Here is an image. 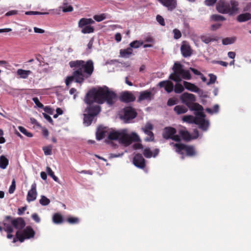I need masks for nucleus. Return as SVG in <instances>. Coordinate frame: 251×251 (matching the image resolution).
<instances>
[{"label":"nucleus","mask_w":251,"mask_h":251,"mask_svg":"<svg viewBox=\"0 0 251 251\" xmlns=\"http://www.w3.org/2000/svg\"><path fill=\"white\" fill-rule=\"evenodd\" d=\"M157 153V150L155 149L153 153L149 148L145 149L143 151V154L146 158H151L152 156L155 157Z\"/></svg>","instance_id":"31"},{"label":"nucleus","mask_w":251,"mask_h":251,"mask_svg":"<svg viewBox=\"0 0 251 251\" xmlns=\"http://www.w3.org/2000/svg\"><path fill=\"white\" fill-rule=\"evenodd\" d=\"M30 121L32 124L36 126H40V124H39V123L37 122V121L35 118H31L30 119Z\"/></svg>","instance_id":"58"},{"label":"nucleus","mask_w":251,"mask_h":251,"mask_svg":"<svg viewBox=\"0 0 251 251\" xmlns=\"http://www.w3.org/2000/svg\"><path fill=\"white\" fill-rule=\"evenodd\" d=\"M174 38L175 39H178L181 37V33L179 30L175 28L173 30Z\"/></svg>","instance_id":"45"},{"label":"nucleus","mask_w":251,"mask_h":251,"mask_svg":"<svg viewBox=\"0 0 251 251\" xmlns=\"http://www.w3.org/2000/svg\"><path fill=\"white\" fill-rule=\"evenodd\" d=\"M219 106L218 104H216L213 107V109L212 110L211 109H210V108H207L206 109V111L208 112H210V113H212L213 112H217L219 110Z\"/></svg>","instance_id":"52"},{"label":"nucleus","mask_w":251,"mask_h":251,"mask_svg":"<svg viewBox=\"0 0 251 251\" xmlns=\"http://www.w3.org/2000/svg\"><path fill=\"white\" fill-rule=\"evenodd\" d=\"M217 1V0H205L204 2L205 5L207 6H211L214 5Z\"/></svg>","instance_id":"53"},{"label":"nucleus","mask_w":251,"mask_h":251,"mask_svg":"<svg viewBox=\"0 0 251 251\" xmlns=\"http://www.w3.org/2000/svg\"><path fill=\"white\" fill-rule=\"evenodd\" d=\"M95 21L91 18H83L79 20L78 26L81 28V32L83 34H89L94 32V27L91 26Z\"/></svg>","instance_id":"9"},{"label":"nucleus","mask_w":251,"mask_h":251,"mask_svg":"<svg viewBox=\"0 0 251 251\" xmlns=\"http://www.w3.org/2000/svg\"><path fill=\"white\" fill-rule=\"evenodd\" d=\"M116 99L117 94L106 86L100 87L98 89L94 88L89 91L84 99L87 105L83 114L84 124L86 126H90L95 117L100 112V106L98 104L106 102L111 106Z\"/></svg>","instance_id":"1"},{"label":"nucleus","mask_w":251,"mask_h":251,"mask_svg":"<svg viewBox=\"0 0 251 251\" xmlns=\"http://www.w3.org/2000/svg\"><path fill=\"white\" fill-rule=\"evenodd\" d=\"M69 65L74 71L72 75L67 76L65 79L67 86H69L74 80L76 83L82 84L85 79L91 76L94 70V62L92 60L71 61Z\"/></svg>","instance_id":"2"},{"label":"nucleus","mask_w":251,"mask_h":251,"mask_svg":"<svg viewBox=\"0 0 251 251\" xmlns=\"http://www.w3.org/2000/svg\"><path fill=\"white\" fill-rule=\"evenodd\" d=\"M119 99L123 102H130L134 101L135 100V97L131 92L125 91L121 93Z\"/></svg>","instance_id":"17"},{"label":"nucleus","mask_w":251,"mask_h":251,"mask_svg":"<svg viewBox=\"0 0 251 251\" xmlns=\"http://www.w3.org/2000/svg\"><path fill=\"white\" fill-rule=\"evenodd\" d=\"M251 19V14L245 13L239 15L237 17V20L239 22H244Z\"/></svg>","instance_id":"26"},{"label":"nucleus","mask_w":251,"mask_h":251,"mask_svg":"<svg viewBox=\"0 0 251 251\" xmlns=\"http://www.w3.org/2000/svg\"><path fill=\"white\" fill-rule=\"evenodd\" d=\"M46 171L48 174L56 182H58L59 179L58 178L54 175V172L52 171L51 169L47 167L46 168Z\"/></svg>","instance_id":"34"},{"label":"nucleus","mask_w":251,"mask_h":251,"mask_svg":"<svg viewBox=\"0 0 251 251\" xmlns=\"http://www.w3.org/2000/svg\"><path fill=\"white\" fill-rule=\"evenodd\" d=\"M181 77L184 79L190 80L191 78V75L188 70H183L180 75V77Z\"/></svg>","instance_id":"36"},{"label":"nucleus","mask_w":251,"mask_h":251,"mask_svg":"<svg viewBox=\"0 0 251 251\" xmlns=\"http://www.w3.org/2000/svg\"><path fill=\"white\" fill-rule=\"evenodd\" d=\"M108 138L110 140H117L120 144L127 147L133 141H140L139 136L135 132L128 134L126 129H123L119 130H112L109 132Z\"/></svg>","instance_id":"3"},{"label":"nucleus","mask_w":251,"mask_h":251,"mask_svg":"<svg viewBox=\"0 0 251 251\" xmlns=\"http://www.w3.org/2000/svg\"><path fill=\"white\" fill-rule=\"evenodd\" d=\"M158 23H159L161 25H165L164 20L163 17L159 15H158Z\"/></svg>","instance_id":"56"},{"label":"nucleus","mask_w":251,"mask_h":251,"mask_svg":"<svg viewBox=\"0 0 251 251\" xmlns=\"http://www.w3.org/2000/svg\"><path fill=\"white\" fill-rule=\"evenodd\" d=\"M133 164L137 168L144 169L145 167V160L141 154H136L133 159Z\"/></svg>","instance_id":"15"},{"label":"nucleus","mask_w":251,"mask_h":251,"mask_svg":"<svg viewBox=\"0 0 251 251\" xmlns=\"http://www.w3.org/2000/svg\"><path fill=\"white\" fill-rule=\"evenodd\" d=\"M178 133L179 134V136H181L184 140L190 141L192 139L191 135L185 128L179 129Z\"/></svg>","instance_id":"23"},{"label":"nucleus","mask_w":251,"mask_h":251,"mask_svg":"<svg viewBox=\"0 0 251 251\" xmlns=\"http://www.w3.org/2000/svg\"><path fill=\"white\" fill-rule=\"evenodd\" d=\"M31 218L37 223H39L41 221L40 218L39 217V215L36 213H34L31 215Z\"/></svg>","instance_id":"51"},{"label":"nucleus","mask_w":251,"mask_h":251,"mask_svg":"<svg viewBox=\"0 0 251 251\" xmlns=\"http://www.w3.org/2000/svg\"><path fill=\"white\" fill-rule=\"evenodd\" d=\"M54 11L53 9L49 10V12H40L38 11H27L25 13V15H48L50 13V12Z\"/></svg>","instance_id":"35"},{"label":"nucleus","mask_w":251,"mask_h":251,"mask_svg":"<svg viewBox=\"0 0 251 251\" xmlns=\"http://www.w3.org/2000/svg\"><path fill=\"white\" fill-rule=\"evenodd\" d=\"M191 71L196 75H200L201 73L196 69L190 68Z\"/></svg>","instance_id":"64"},{"label":"nucleus","mask_w":251,"mask_h":251,"mask_svg":"<svg viewBox=\"0 0 251 251\" xmlns=\"http://www.w3.org/2000/svg\"><path fill=\"white\" fill-rule=\"evenodd\" d=\"M153 129L152 125L147 123L144 127L142 128V131L147 135L148 137L145 138V141L147 142L152 141L154 139V135L152 132Z\"/></svg>","instance_id":"14"},{"label":"nucleus","mask_w":251,"mask_h":251,"mask_svg":"<svg viewBox=\"0 0 251 251\" xmlns=\"http://www.w3.org/2000/svg\"><path fill=\"white\" fill-rule=\"evenodd\" d=\"M213 63L218 64L224 67H227L228 63L223 61H213Z\"/></svg>","instance_id":"55"},{"label":"nucleus","mask_w":251,"mask_h":251,"mask_svg":"<svg viewBox=\"0 0 251 251\" xmlns=\"http://www.w3.org/2000/svg\"><path fill=\"white\" fill-rule=\"evenodd\" d=\"M211 18L214 21H223L226 20L225 17L218 14H213L211 15Z\"/></svg>","instance_id":"38"},{"label":"nucleus","mask_w":251,"mask_h":251,"mask_svg":"<svg viewBox=\"0 0 251 251\" xmlns=\"http://www.w3.org/2000/svg\"><path fill=\"white\" fill-rule=\"evenodd\" d=\"M43 150L46 155H49L52 153V146H48L43 148Z\"/></svg>","instance_id":"43"},{"label":"nucleus","mask_w":251,"mask_h":251,"mask_svg":"<svg viewBox=\"0 0 251 251\" xmlns=\"http://www.w3.org/2000/svg\"><path fill=\"white\" fill-rule=\"evenodd\" d=\"M107 17V14L102 13L100 15H95L93 16L94 19L98 22H100L105 20Z\"/></svg>","instance_id":"33"},{"label":"nucleus","mask_w":251,"mask_h":251,"mask_svg":"<svg viewBox=\"0 0 251 251\" xmlns=\"http://www.w3.org/2000/svg\"><path fill=\"white\" fill-rule=\"evenodd\" d=\"M37 196L36 184L35 182H34L31 185V189L27 193L26 200L28 202L36 200Z\"/></svg>","instance_id":"18"},{"label":"nucleus","mask_w":251,"mask_h":251,"mask_svg":"<svg viewBox=\"0 0 251 251\" xmlns=\"http://www.w3.org/2000/svg\"><path fill=\"white\" fill-rule=\"evenodd\" d=\"M63 12H72L73 10V7L67 3H63V6L61 7Z\"/></svg>","instance_id":"42"},{"label":"nucleus","mask_w":251,"mask_h":251,"mask_svg":"<svg viewBox=\"0 0 251 251\" xmlns=\"http://www.w3.org/2000/svg\"><path fill=\"white\" fill-rule=\"evenodd\" d=\"M209 76L210 79L209 81L207 83V84L208 85L214 83L217 79L216 76L212 74H210Z\"/></svg>","instance_id":"47"},{"label":"nucleus","mask_w":251,"mask_h":251,"mask_svg":"<svg viewBox=\"0 0 251 251\" xmlns=\"http://www.w3.org/2000/svg\"><path fill=\"white\" fill-rule=\"evenodd\" d=\"M174 110L178 115L186 113L188 111V108L183 105H176L174 108Z\"/></svg>","instance_id":"28"},{"label":"nucleus","mask_w":251,"mask_h":251,"mask_svg":"<svg viewBox=\"0 0 251 251\" xmlns=\"http://www.w3.org/2000/svg\"><path fill=\"white\" fill-rule=\"evenodd\" d=\"M177 103V100L174 98H170L167 101V105L168 106H173Z\"/></svg>","instance_id":"48"},{"label":"nucleus","mask_w":251,"mask_h":251,"mask_svg":"<svg viewBox=\"0 0 251 251\" xmlns=\"http://www.w3.org/2000/svg\"><path fill=\"white\" fill-rule=\"evenodd\" d=\"M32 100L34 101L35 104L39 108H43L44 105L42 103H41L38 98L37 97H34L32 98Z\"/></svg>","instance_id":"50"},{"label":"nucleus","mask_w":251,"mask_h":251,"mask_svg":"<svg viewBox=\"0 0 251 251\" xmlns=\"http://www.w3.org/2000/svg\"><path fill=\"white\" fill-rule=\"evenodd\" d=\"M39 202L42 205L46 206L50 203V200L45 196H41Z\"/></svg>","instance_id":"39"},{"label":"nucleus","mask_w":251,"mask_h":251,"mask_svg":"<svg viewBox=\"0 0 251 251\" xmlns=\"http://www.w3.org/2000/svg\"><path fill=\"white\" fill-rule=\"evenodd\" d=\"M26 209V207H22L21 208H19L18 214L19 215H22L24 213V212L25 211Z\"/></svg>","instance_id":"62"},{"label":"nucleus","mask_w":251,"mask_h":251,"mask_svg":"<svg viewBox=\"0 0 251 251\" xmlns=\"http://www.w3.org/2000/svg\"><path fill=\"white\" fill-rule=\"evenodd\" d=\"M158 85L161 88L164 87L168 93L171 92L173 90L174 84L170 81H161L159 82Z\"/></svg>","instance_id":"21"},{"label":"nucleus","mask_w":251,"mask_h":251,"mask_svg":"<svg viewBox=\"0 0 251 251\" xmlns=\"http://www.w3.org/2000/svg\"><path fill=\"white\" fill-rule=\"evenodd\" d=\"M238 6L239 3L235 0H219L216 3V8L220 13L232 16L238 12Z\"/></svg>","instance_id":"5"},{"label":"nucleus","mask_w":251,"mask_h":251,"mask_svg":"<svg viewBox=\"0 0 251 251\" xmlns=\"http://www.w3.org/2000/svg\"><path fill=\"white\" fill-rule=\"evenodd\" d=\"M34 31L35 32V33H43L45 32V30L43 29H41V28H39L38 27H34Z\"/></svg>","instance_id":"60"},{"label":"nucleus","mask_w":251,"mask_h":251,"mask_svg":"<svg viewBox=\"0 0 251 251\" xmlns=\"http://www.w3.org/2000/svg\"><path fill=\"white\" fill-rule=\"evenodd\" d=\"M183 70L182 65L179 63H175L173 67V73L170 75L169 78L176 82H179L181 81L180 75Z\"/></svg>","instance_id":"12"},{"label":"nucleus","mask_w":251,"mask_h":251,"mask_svg":"<svg viewBox=\"0 0 251 251\" xmlns=\"http://www.w3.org/2000/svg\"><path fill=\"white\" fill-rule=\"evenodd\" d=\"M151 93L150 91H145L141 92L138 99V101L144 100H151Z\"/></svg>","instance_id":"24"},{"label":"nucleus","mask_w":251,"mask_h":251,"mask_svg":"<svg viewBox=\"0 0 251 251\" xmlns=\"http://www.w3.org/2000/svg\"><path fill=\"white\" fill-rule=\"evenodd\" d=\"M169 11H173L177 7V0H158Z\"/></svg>","instance_id":"16"},{"label":"nucleus","mask_w":251,"mask_h":251,"mask_svg":"<svg viewBox=\"0 0 251 251\" xmlns=\"http://www.w3.org/2000/svg\"><path fill=\"white\" fill-rule=\"evenodd\" d=\"M135 109L131 107H126L120 112V118L125 123H130L137 116Z\"/></svg>","instance_id":"10"},{"label":"nucleus","mask_w":251,"mask_h":251,"mask_svg":"<svg viewBox=\"0 0 251 251\" xmlns=\"http://www.w3.org/2000/svg\"><path fill=\"white\" fill-rule=\"evenodd\" d=\"M183 86L185 87V88L190 91L198 93H199V92L200 91H201L200 89L199 88H198L194 84H193L192 83H190L189 82L186 81H184L183 82Z\"/></svg>","instance_id":"19"},{"label":"nucleus","mask_w":251,"mask_h":251,"mask_svg":"<svg viewBox=\"0 0 251 251\" xmlns=\"http://www.w3.org/2000/svg\"><path fill=\"white\" fill-rule=\"evenodd\" d=\"M9 164L8 159L4 155L0 156V168L5 169Z\"/></svg>","instance_id":"30"},{"label":"nucleus","mask_w":251,"mask_h":251,"mask_svg":"<svg viewBox=\"0 0 251 251\" xmlns=\"http://www.w3.org/2000/svg\"><path fill=\"white\" fill-rule=\"evenodd\" d=\"M143 44V42L139 41H134L130 43L129 45L130 47V48H134L137 49L139 47H140L141 45H142Z\"/></svg>","instance_id":"40"},{"label":"nucleus","mask_w":251,"mask_h":251,"mask_svg":"<svg viewBox=\"0 0 251 251\" xmlns=\"http://www.w3.org/2000/svg\"><path fill=\"white\" fill-rule=\"evenodd\" d=\"M181 51L183 56L184 57L190 56L192 53L190 46L186 44H183L181 46Z\"/></svg>","instance_id":"22"},{"label":"nucleus","mask_w":251,"mask_h":251,"mask_svg":"<svg viewBox=\"0 0 251 251\" xmlns=\"http://www.w3.org/2000/svg\"><path fill=\"white\" fill-rule=\"evenodd\" d=\"M3 229L7 233V237L8 239H13L14 236L12 234L13 231V227L17 229V231H20L25 226L24 220L21 217L16 219H12L11 217L7 216L6 217L5 220L3 222Z\"/></svg>","instance_id":"4"},{"label":"nucleus","mask_w":251,"mask_h":251,"mask_svg":"<svg viewBox=\"0 0 251 251\" xmlns=\"http://www.w3.org/2000/svg\"><path fill=\"white\" fill-rule=\"evenodd\" d=\"M35 232L33 228L29 226H26L23 231H17L16 237L13 238V242L15 243L18 240L23 242L25 239H28L34 237Z\"/></svg>","instance_id":"8"},{"label":"nucleus","mask_w":251,"mask_h":251,"mask_svg":"<svg viewBox=\"0 0 251 251\" xmlns=\"http://www.w3.org/2000/svg\"><path fill=\"white\" fill-rule=\"evenodd\" d=\"M176 133V128L172 127H166L164 129L163 136L165 139H171L176 142H180L181 138L179 135H177Z\"/></svg>","instance_id":"13"},{"label":"nucleus","mask_w":251,"mask_h":251,"mask_svg":"<svg viewBox=\"0 0 251 251\" xmlns=\"http://www.w3.org/2000/svg\"><path fill=\"white\" fill-rule=\"evenodd\" d=\"M235 42V38L226 37L222 40V43L224 45L231 44Z\"/></svg>","instance_id":"41"},{"label":"nucleus","mask_w":251,"mask_h":251,"mask_svg":"<svg viewBox=\"0 0 251 251\" xmlns=\"http://www.w3.org/2000/svg\"><path fill=\"white\" fill-rule=\"evenodd\" d=\"M31 73V71L30 70H25L22 69H18L16 72L17 75L19 76V78L22 79L27 78Z\"/></svg>","instance_id":"25"},{"label":"nucleus","mask_w":251,"mask_h":251,"mask_svg":"<svg viewBox=\"0 0 251 251\" xmlns=\"http://www.w3.org/2000/svg\"><path fill=\"white\" fill-rule=\"evenodd\" d=\"M221 24H214L211 25V28L213 30H215L221 27Z\"/></svg>","instance_id":"63"},{"label":"nucleus","mask_w":251,"mask_h":251,"mask_svg":"<svg viewBox=\"0 0 251 251\" xmlns=\"http://www.w3.org/2000/svg\"><path fill=\"white\" fill-rule=\"evenodd\" d=\"M180 100L182 103L185 104L191 110L194 111H202L203 107L199 104L196 103V100L195 96L194 94L185 92L180 96Z\"/></svg>","instance_id":"7"},{"label":"nucleus","mask_w":251,"mask_h":251,"mask_svg":"<svg viewBox=\"0 0 251 251\" xmlns=\"http://www.w3.org/2000/svg\"><path fill=\"white\" fill-rule=\"evenodd\" d=\"M176 147V151L179 154H183V151H185L186 155L194 156L196 154V151L193 146L186 145L182 143H176L174 144Z\"/></svg>","instance_id":"11"},{"label":"nucleus","mask_w":251,"mask_h":251,"mask_svg":"<svg viewBox=\"0 0 251 251\" xmlns=\"http://www.w3.org/2000/svg\"><path fill=\"white\" fill-rule=\"evenodd\" d=\"M200 39L201 41L204 43L208 44L211 42L217 41L219 40V37L214 35H203L200 37Z\"/></svg>","instance_id":"20"},{"label":"nucleus","mask_w":251,"mask_h":251,"mask_svg":"<svg viewBox=\"0 0 251 251\" xmlns=\"http://www.w3.org/2000/svg\"><path fill=\"white\" fill-rule=\"evenodd\" d=\"M67 221L71 224H75L78 223L79 220L76 217H70L67 219Z\"/></svg>","instance_id":"46"},{"label":"nucleus","mask_w":251,"mask_h":251,"mask_svg":"<svg viewBox=\"0 0 251 251\" xmlns=\"http://www.w3.org/2000/svg\"><path fill=\"white\" fill-rule=\"evenodd\" d=\"M43 115L44 118L45 119H46L49 122H50L51 124H52L53 120H52V118L50 117V116L47 114L44 113H43Z\"/></svg>","instance_id":"54"},{"label":"nucleus","mask_w":251,"mask_h":251,"mask_svg":"<svg viewBox=\"0 0 251 251\" xmlns=\"http://www.w3.org/2000/svg\"><path fill=\"white\" fill-rule=\"evenodd\" d=\"M115 39L117 42H119L121 41L122 37L120 33H117L115 35Z\"/></svg>","instance_id":"61"},{"label":"nucleus","mask_w":251,"mask_h":251,"mask_svg":"<svg viewBox=\"0 0 251 251\" xmlns=\"http://www.w3.org/2000/svg\"><path fill=\"white\" fill-rule=\"evenodd\" d=\"M132 50L130 48L122 49L120 51V56L122 57L127 58L132 53Z\"/></svg>","instance_id":"29"},{"label":"nucleus","mask_w":251,"mask_h":251,"mask_svg":"<svg viewBox=\"0 0 251 251\" xmlns=\"http://www.w3.org/2000/svg\"><path fill=\"white\" fill-rule=\"evenodd\" d=\"M184 88L185 87L179 82H176L174 87V91L177 94L181 93L184 90Z\"/></svg>","instance_id":"32"},{"label":"nucleus","mask_w":251,"mask_h":251,"mask_svg":"<svg viewBox=\"0 0 251 251\" xmlns=\"http://www.w3.org/2000/svg\"><path fill=\"white\" fill-rule=\"evenodd\" d=\"M196 117L192 115H186L183 117L182 120L189 124H195L199 125V127L203 131H206L209 126V122L205 120V115L202 111H197Z\"/></svg>","instance_id":"6"},{"label":"nucleus","mask_w":251,"mask_h":251,"mask_svg":"<svg viewBox=\"0 0 251 251\" xmlns=\"http://www.w3.org/2000/svg\"><path fill=\"white\" fill-rule=\"evenodd\" d=\"M16 189V183L14 179L13 180L11 185L9 188L8 192L10 194H12L14 193V191Z\"/></svg>","instance_id":"49"},{"label":"nucleus","mask_w":251,"mask_h":251,"mask_svg":"<svg viewBox=\"0 0 251 251\" xmlns=\"http://www.w3.org/2000/svg\"><path fill=\"white\" fill-rule=\"evenodd\" d=\"M17 13H18L17 10H11V11L7 12L5 14V16H10L11 15H16V14H17Z\"/></svg>","instance_id":"57"},{"label":"nucleus","mask_w":251,"mask_h":251,"mask_svg":"<svg viewBox=\"0 0 251 251\" xmlns=\"http://www.w3.org/2000/svg\"><path fill=\"white\" fill-rule=\"evenodd\" d=\"M44 110L45 112L50 114H52L53 112V109L48 106L45 107V108H44Z\"/></svg>","instance_id":"59"},{"label":"nucleus","mask_w":251,"mask_h":251,"mask_svg":"<svg viewBox=\"0 0 251 251\" xmlns=\"http://www.w3.org/2000/svg\"><path fill=\"white\" fill-rule=\"evenodd\" d=\"M52 222L55 224H61L64 222V219L60 213H56L52 216Z\"/></svg>","instance_id":"27"},{"label":"nucleus","mask_w":251,"mask_h":251,"mask_svg":"<svg viewBox=\"0 0 251 251\" xmlns=\"http://www.w3.org/2000/svg\"><path fill=\"white\" fill-rule=\"evenodd\" d=\"M104 137V132L103 131L99 129H98L96 132V138L98 140H100Z\"/></svg>","instance_id":"44"},{"label":"nucleus","mask_w":251,"mask_h":251,"mask_svg":"<svg viewBox=\"0 0 251 251\" xmlns=\"http://www.w3.org/2000/svg\"><path fill=\"white\" fill-rule=\"evenodd\" d=\"M18 129L23 134L25 135L28 137H33L32 133L28 132L25 127L22 126H18Z\"/></svg>","instance_id":"37"}]
</instances>
